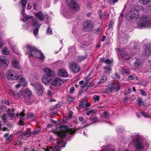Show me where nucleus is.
<instances>
[{
	"label": "nucleus",
	"instance_id": "obj_1",
	"mask_svg": "<svg viewBox=\"0 0 151 151\" xmlns=\"http://www.w3.org/2000/svg\"><path fill=\"white\" fill-rule=\"evenodd\" d=\"M27 51L26 53L33 56V57L39 58L40 59L43 60L45 57L40 51H38L35 47L31 45H27L26 46Z\"/></svg>",
	"mask_w": 151,
	"mask_h": 151
},
{
	"label": "nucleus",
	"instance_id": "obj_2",
	"mask_svg": "<svg viewBox=\"0 0 151 151\" xmlns=\"http://www.w3.org/2000/svg\"><path fill=\"white\" fill-rule=\"evenodd\" d=\"M136 22L140 27H151V19L149 17H138L137 19Z\"/></svg>",
	"mask_w": 151,
	"mask_h": 151
},
{
	"label": "nucleus",
	"instance_id": "obj_3",
	"mask_svg": "<svg viewBox=\"0 0 151 151\" xmlns=\"http://www.w3.org/2000/svg\"><path fill=\"white\" fill-rule=\"evenodd\" d=\"M60 131L56 132V134L62 138L64 137L67 134L72 135L76 132V130L73 129H67L66 127L64 126H61L60 127Z\"/></svg>",
	"mask_w": 151,
	"mask_h": 151
},
{
	"label": "nucleus",
	"instance_id": "obj_4",
	"mask_svg": "<svg viewBox=\"0 0 151 151\" xmlns=\"http://www.w3.org/2000/svg\"><path fill=\"white\" fill-rule=\"evenodd\" d=\"M32 20V25L35 27L36 28L34 31V34L35 37L37 36L38 31V28L40 27L41 24H40L38 20L33 19V17L31 16H26L23 19L24 22H26L29 19Z\"/></svg>",
	"mask_w": 151,
	"mask_h": 151
},
{
	"label": "nucleus",
	"instance_id": "obj_5",
	"mask_svg": "<svg viewBox=\"0 0 151 151\" xmlns=\"http://www.w3.org/2000/svg\"><path fill=\"white\" fill-rule=\"evenodd\" d=\"M132 142L136 149L138 150H141L143 149L144 143L140 136H138L132 140Z\"/></svg>",
	"mask_w": 151,
	"mask_h": 151
},
{
	"label": "nucleus",
	"instance_id": "obj_6",
	"mask_svg": "<svg viewBox=\"0 0 151 151\" xmlns=\"http://www.w3.org/2000/svg\"><path fill=\"white\" fill-rule=\"evenodd\" d=\"M6 76L8 79L10 81L17 80L21 77V75H17L16 73L11 70L7 71Z\"/></svg>",
	"mask_w": 151,
	"mask_h": 151
},
{
	"label": "nucleus",
	"instance_id": "obj_7",
	"mask_svg": "<svg viewBox=\"0 0 151 151\" xmlns=\"http://www.w3.org/2000/svg\"><path fill=\"white\" fill-rule=\"evenodd\" d=\"M67 4L71 10L77 11L79 7L76 3V0H66Z\"/></svg>",
	"mask_w": 151,
	"mask_h": 151
},
{
	"label": "nucleus",
	"instance_id": "obj_8",
	"mask_svg": "<svg viewBox=\"0 0 151 151\" xmlns=\"http://www.w3.org/2000/svg\"><path fill=\"white\" fill-rule=\"evenodd\" d=\"M69 68L70 71L73 73H77L80 70V67L79 65L74 63H71L69 64Z\"/></svg>",
	"mask_w": 151,
	"mask_h": 151
},
{
	"label": "nucleus",
	"instance_id": "obj_9",
	"mask_svg": "<svg viewBox=\"0 0 151 151\" xmlns=\"http://www.w3.org/2000/svg\"><path fill=\"white\" fill-rule=\"evenodd\" d=\"M63 141L61 140L58 142H56V143L57 144L58 146H56L53 148H52V147H50L48 148H47L46 150L43 149V151H60V149L58 148V147L61 148L64 147H65V144H63V146L62 147L61 145L60 144L62 143Z\"/></svg>",
	"mask_w": 151,
	"mask_h": 151
},
{
	"label": "nucleus",
	"instance_id": "obj_10",
	"mask_svg": "<svg viewBox=\"0 0 151 151\" xmlns=\"http://www.w3.org/2000/svg\"><path fill=\"white\" fill-rule=\"evenodd\" d=\"M151 52V44H147L144 46L142 55L145 56H149Z\"/></svg>",
	"mask_w": 151,
	"mask_h": 151
},
{
	"label": "nucleus",
	"instance_id": "obj_11",
	"mask_svg": "<svg viewBox=\"0 0 151 151\" xmlns=\"http://www.w3.org/2000/svg\"><path fill=\"white\" fill-rule=\"evenodd\" d=\"M94 26V24L93 22L90 20L86 21L83 25L84 28L88 31L92 29Z\"/></svg>",
	"mask_w": 151,
	"mask_h": 151
},
{
	"label": "nucleus",
	"instance_id": "obj_12",
	"mask_svg": "<svg viewBox=\"0 0 151 151\" xmlns=\"http://www.w3.org/2000/svg\"><path fill=\"white\" fill-rule=\"evenodd\" d=\"M42 81L43 83L46 85L51 84L52 82V78L48 76V75H44L42 77Z\"/></svg>",
	"mask_w": 151,
	"mask_h": 151
},
{
	"label": "nucleus",
	"instance_id": "obj_13",
	"mask_svg": "<svg viewBox=\"0 0 151 151\" xmlns=\"http://www.w3.org/2000/svg\"><path fill=\"white\" fill-rule=\"evenodd\" d=\"M109 88L110 91H117L120 89V86L119 85L114 82L109 85Z\"/></svg>",
	"mask_w": 151,
	"mask_h": 151
},
{
	"label": "nucleus",
	"instance_id": "obj_14",
	"mask_svg": "<svg viewBox=\"0 0 151 151\" xmlns=\"http://www.w3.org/2000/svg\"><path fill=\"white\" fill-rule=\"evenodd\" d=\"M119 52L121 56L123 59L128 60L131 57L132 55L127 54V52L123 49H121Z\"/></svg>",
	"mask_w": 151,
	"mask_h": 151
},
{
	"label": "nucleus",
	"instance_id": "obj_15",
	"mask_svg": "<svg viewBox=\"0 0 151 151\" xmlns=\"http://www.w3.org/2000/svg\"><path fill=\"white\" fill-rule=\"evenodd\" d=\"M34 86L38 94H41L42 93L44 88L41 83H37L35 84Z\"/></svg>",
	"mask_w": 151,
	"mask_h": 151
},
{
	"label": "nucleus",
	"instance_id": "obj_16",
	"mask_svg": "<svg viewBox=\"0 0 151 151\" xmlns=\"http://www.w3.org/2000/svg\"><path fill=\"white\" fill-rule=\"evenodd\" d=\"M24 110H23L22 112L20 114H17L16 116H19V122L18 124L20 125H23L24 123L23 122V120L24 119Z\"/></svg>",
	"mask_w": 151,
	"mask_h": 151
},
{
	"label": "nucleus",
	"instance_id": "obj_17",
	"mask_svg": "<svg viewBox=\"0 0 151 151\" xmlns=\"http://www.w3.org/2000/svg\"><path fill=\"white\" fill-rule=\"evenodd\" d=\"M44 72L46 73L45 75H48L49 76H51L54 77L55 76V72L52 70L48 68H45L44 69Z\"/></svg>",
	"mask_w": 151,
	"mask_h": 151
},
{
	"label": "nucleus",
	"instance_id": "obj_18",
	"mask_svg": "<svg viewBox=\"0 0 151 151\" xmlns=\"http://www.w3.org/2000/svg\"><path fill=\"white\" fill-rule=\"evenodd\" d=\"M63 83V80L60 78H55L52 81V85L55 86H59Z\"/></svg>",
	"mask_w": 151,
	"mask_h": 151
},
{
	"label": "nucleus",
	"instance_id": "obj_19",
	"mask_svg": "<svg viewBox=\"0 0 151 151\" xmlns=\"http://www.w3.org/2000/svg\"><path fill=\"white\" fill-rule=\"evenodd\" d=\"M19 93H21L20 96L22 95L24 97L27 98H29L32 94L31 92L28 89H26L22 92H19Z\"/></svg>",
	"mask_w": 151,
	"mask_h": 151
},
{
	"label": "nucleus",
	"instance_id": "obj_20",
	"mask_svg": "<svg viewBox=\"0 0 151 151\" xmlns=\"http://www.w3.org/2000/svg\"><path fill=\"white\" fill-rule=\"evenodd\" d=\"M7 114L9 119L12 120L14 119V113L13 110H12L11 109H9Z\"/></svg>",
	"mask_w": 151,
	"mask_h": 151
},
{
	"label": "nucleus",
	"instance_id": "obj_21",
	"mask_svg": "<svg viewBox=\"0 0 151 151\" xmlns=\"http://www.w3.org/2000/svg\"><path fill=\"white\" fill-rule=\"evenodd\" d=\"M100 61L101 62H104L106 63L109 66H111L112 65L113 62V60L112 59H109V58L106 59L104 57L101 58L100 59Z\"/></svg>",
	"mask_w": 151,
	"mask_h": 151
},
{
	"label": "nucleus",
	"instance_id": "obj_22",
	"mask_svg": "<svg viewBox=\"0 0 151 151\" xmlns=\"http://www.w3.org/2000/svg\"><path fill=\"white\" fill-rule=\"evenodd\" d=\"M35 15L40 21H43L45 19V15L41 11L35 13Z\"/></svg>",
	"mask_w": 151,
	"mask_h": 151
},
{
	"label": "nucleus",
	"instance_id": "obj_23",
	"mask_svg": "<svg viewBox=\"0 0 151 151\" xmlns=\"http://www.w3.org/2000/svg\"><path fill=\"white\" fill-rule=\"evenodd\" d=\"M58 75L60 76L65 77L68 76L67 71L64 69H60L58 71Z\"/></svg>",
	"mask_w": 151,
	"mask_h": 151
},
{
	"label": "nucleus",
	"instance_id": "obj_24",
	"mask_svg": "<svg viewBox=\"0 0 151 151\" xmlns=\"http://www.w3.org/2000/svg\"><path fill=\"white\" fill-rule=\"evenodd\" d=\"M12 65L17 70H19L20 68L19 65V62L17 60L14 59L12 60Z\"/></svg>",
	"mask_w": 151,
	"mask_h": 151
},
{
	"label": "nucleus",
	"instance_id": "obj_25",
	"mask_svg": "<svg viewBox=\"0 0 151 151\" xmlns=\"http://www.w3.org/2000/svg\"><path fill=\"white\" fill-rule=\"evenodd\" d=\"M142 63L140 59L137 60L135 62H134V65L135 68H139L142 66Z\"/></svg>",
	"mask_w": 151,
	"mask_h": 151
},
{
	"label": "nucleus",
	"instance_id": "obj_26",
	"mask_svg": "<svg viewBox=\"0 0 151 151\" xmlns=\"http://www.w3.org/2000/svg\"><path fill=\"white\" fill-rule=\"evenodd\" d=\"M9 60H7L4 56L0 57V63L2 65H7L9 64Z\"/></svg>",
	"mask_w": 151,
	"mask_h": 151
},
{
	"label": "nucleus",
	"instance_id": "obj_27",
	"mask_svg": "<svg viewBox=\"0 0 151 151\" xmlns=\"http://www.w3.org/2000/svg\"><path fill=\"white\" fill-rule=\"evenodd\" d=\"M91 78H88L87 80L84 84V85H86L85 86H87L91 87L94 85V83L91 81Z\"/></svg>",
	"mask_w": 151,
	"mask_h": 151
},
{
	"label": "nucleus",
	"instance_id": "obj_28",
	"mask_svg": "<svg viewBox=\"0 0 151 151\" xmlns=\"http://www.w3.org/2000/svg\"><path fill=\"white\" fill-rule=\"evenodd\" d=\"M27 2V0H22L20 4L22 5V10L21 12V13L23 15H24L25 13L24 12L25 8Z\"/></svg>",
	"mask_w": 151,
	"mask_h": 151
},
{
	"label": "nucleus",
	"instance_id": "obj_29",
	"mask_svg": "<svg viewBox=\"0 0 151 151\" xmlns=\"http://www.w3.org/2000/svg\"><path fill=\"white\" fill-rule=\"evenodd\" d=\"M8 93L9 95H13L17 97L20 96V93L19 92L17 93V92H14V91L12 89H10L8 91Z\"/></svg>",
	"mask_w": 151,
	"mask_h": 151
},
{
	"label": "nucleus",
	"instance_id": "obj_30",
	"mask_svg": "<svg viewBox=\"0 0 151 151\" xmlns=\"http://www.w3.org/2000/svg\"><path fill=\"white\" fill-rule=\"evenodd\" d=\"M137 100L138 101V103L139 104V105L142 107H144L145 105L146 104L144 101H143L142 100V99L140 98H138L137 99Z\"/></svg>",
	"mask_w": 151,
	"mask_h": 151
},
{
	"label": "nucleus",
	"instance_id": "obj_31",
	"mask_svg": "<svg viewBox=\"0 0 151 151\" xmlns=\"http://www.w3.org/2000/svg\"><path fill=\"white\" fill-rule=\"evenodd\" d=\"M138 1L141 4L146 5L151 2V0H138Z\"/></svg>",
	"mask_w": 151,
	"mask_h": 151
},
{
	"label": "nucleus",
	"instance_id": "obj_32",
	"mask_svg": "<svg viewBox=\"0 0 151 151\" xmlns=\"http://www.w3.org/2000/svg\"><path fill=\"white\" fill-rule=\"evenodd\" d=\"M32 132H31L30 129H27L25 132H23L22 133V135L24 136L28 137L31 134H32Z\"/></svg>",
	"mask_w": 151,
	"mask_h": 151
},
{
	"label": "nucleus",
	"instance_id": "obj_33",
	"mask_svg": "<svg viewBox=\"0 0 151 151\" xmlns=\"http://www.w3.org/2000/svg\"><path fill=\"white\" fill-rule=\"evenodd\" d=\"M1 119L3 122H7L8 120H9L7 114V113L4 114L2 116Z\"/></svg>",
	"mask_w": 151,
	"mask_h": 151
},
{
	"label": "nucleus",
	"instance_id": "obj_34",
	"mask_svg": "<svg viewBox=\"0 0 151 151\" xmlns=\"http://www.w3.org/2000/svg\"><path fill=\"white\" fill-rule=\"evenodd\" d=\"M104 70L105 73L109 74L111 72V68L107 66H105L104 68Z\"/></svg>",
	"mask_w": 151,
	"mask_h": 151
},
{
	"label": "nucleus",
	"instance_id": "obj_35",
	"mask_svg": "<svg viewBox=\"0 0 151 151\" xmlns=\"http://www.w3.org/2000/svg\"><path fill=\"white\" fill-rule=\"evenodd\" d=\"M18 79H19V82L22 84V86H25L27 84V82L25 81V79L22 77L21 76V77H19Z\"/></svg>",
	"mask_w": 151,
	"mask_h": 151
},
{
	"label": "nucleus",
	"instance_id": "obj_36",
	"mask_svg": "<svg viewBox=\"0 0 151 151\" xmlns=\"http://www.w3.org/2000/svg\"><path fill=\"white\" fill-rule=\"evenodd\" d=\"M18 79H19V82L22 84V86H25L27 84V82L25 81V79L22 77L21 76V77H19Z\"/></svg>",
	"mask_w": 151,
	"mask_h": 151
},
{
	"label": "nucleus",
	"instance_id": "obj_37",
	"mask_svg": "<svg viewBox=\"0 0 151 151\" xmlns=\"http://www.w3.org/2000/svg\"><path fill=\"white\" fill-rule=\"evenodd\" d=\"M4 137L5 138H6V140L7 141H9L12 139L13 135L12 134H10L9 137V134L6 133L4 135Z\"/></svg>",
	"mask_w": 151,
	"mask_h": 151
},
{
	"label": "nucleus",
	"instance_id": "obj_38",
	"mask_svg": "<svg viewBox=\"0 0 151 151\" xmlns=\"http://www.w3.org/2000/svg\"><path fill=\"white\" fill-rule=\"evenodd\" d=\"M86 58V56L81 55L78 57L77 60L78 61L80 62L84 60Z\"/></svg>",
	"mask_w": 151,
	"mask_h": 151
},
{
	"label": "nucleus",
	"instance_id": "obj_39",
	"mask_svg": "<svg viewBox=\"0 0 151 151\" xmlns=\"http://www.w3.org/2000/svg\"><path fill=\"white\" fill-rule=\"evenodd\" d=\"M2 53L5 55H9V52L6 47H4L2 50Z\"/></svg>",
	"mask_w": 151,
	"mask_h": 151
},
{
	"label": "nucleus",
	"instance_id": "obj_40",
	"mask_svg": "<svg viewBox=\"0 0 151 151\" xmlns=\"http://www.w3.org/2000/svg\"><path fill=\"white\" fill-rule=\"evenodd\" d=\"M107 79V77L106 76H103L101 77V80L98 82L99 83H102L105 82Z\"/></svg>",
	"mask_w": 151,
	"mask_h": 151
},
{
	"label": "nucleus",
	"instance_id": "obj_41",
	"mask_svg": "<svg viewBox=\"0 0 151 151\" xmlns=\"http://www.w3.org/2000/svg\"><path fill=\"white\" fill-rule=\"evenodd\" d=\"M27 118L28 119H31L32 120H33L34 119V116L33 113H30L28 114Z\"/></svg>",
	"mask_w": 151,
	"mask_h": 151
},
{
	"label": "nucleus",
	"instance_id": "obj_42",
	"mask_svg": "<svg viewBox=\"0 0 151 151\" xmlns=\"http://www.w3.org/2000/svg\"><path fill=\"white\" fill-rule=\"evenodd\" d=\"M112 77L114 79H118L120 78V76L118 73H116L112 75Z\"/></svg>",
	"mask_w": 151,
	"mask_h": 151
},
{
	"label": "nucleus",
	"instance_id": "obj_43",
	"mask_svg": "<svg viewBox=\"0 0 151 151\" xmlns=\"http://www.w3.org/2000/svg\"><path fill=\"white\" fill-rule=\"evenodd\" d=\"M85 104V101H84L83 100L81 102H80L78 106V109H81L83 108Z\"/></svg>",
	"mask_w": 151,
	"mask_h": 151
},
{
	"label": "nucleus",
	"instance_id": "obj_44",
	"mask_svg": "<svg viewBox=\"0 0 151 151\" xmlns=\"http://www.w3.org/2000/svg\"><path fill=\"white\" fill-rule=\"evenodd\" d=\"M41 130V128L40 127H38L36 130L32 132V133L33 134H37Z\"/></svg>",
	"mask_w": 151,
	"mask_h": 151
},
{
	"label": "nucleus",
	"instance_id": "obj_45",
	"mask_svg": "<svg viewBox=\"0 0 151 151\" xmlns=\"http://www.w3.org/2000/svg\"><path fill=\"white\" fill-rule=\"evenodd\" d=\"M139 50L138 47H135L132 49V52L134 53H137L139 52Z\"/></svg>",
	"mask_w": 151,
	"mask_h": 151
},
{
	"label": "nucleus",
	"instance_id": "obj_46",
	"mask_svg": "<svg viewBox=\"0 0 151 151\" xmlns=\"http://www.w3.org/2000/svg\"><path fill=\"white\" fill-rule=\"evenodd\" d=\"M141 114L145 117H150V116H149V114L147 113L142 111L141 112Z\"/></svg>",
	"mask_w": 151,
	"mask_h": 151
},
{
	"label": "nucleus",
	"instance_id": "obj_47",
	"mask_svg": "<svg viewBox=\"0 0 151 151\" xmlns=\"http://www.w3.org/2000/svg\"><path fill=\"white\" fill-rule=\"evenodd\" d=\"M67 100L69 102H70L73 101L74 100V99L71 96H68L67 98Z\"/></svg>",
	"mask_w": 151,
	"mask_h": 151
},
{
	"label": "nucleus",
	"instance_id": "obj_48",
	"mask_svg": "<svg viewBox=\"0 0 151 151\" xmlns=\"http://www.w3.org/2000/svg\"><path fill=\"white\" fill-rule=\"evenodd\" d=\"M47 33L48 34L50 35L52 34V31L50 27H48L47 29Z\"/></svg>",
	"mask_w": 151,
	"mask_h": 151
},
{
	"label": "nucleus",
	"instance_id": "obj_49",
	"mask_svg": "<svg viewBox=\"0 0 151 151\" xmlns=\"http://www.w3.org/2000/svg\"><path fill=\"white\" fill-rule=\"evenodd\" d=\"M93 99L95 101H98L100 99V97L99 96L95 95L93 97Z\"/></svg>",
	"mask_w": 151,
	"mask_h": 151
},
{
	"label": "nucleus",
	"instance_id": "obj_50",
	"mask_svg": "<svg viewBox=\"0 0 151 151\" xmlns=\"http://www.w3.org/2000/svg\"><path fill=\"white\" fill-rule=\"evenodd\" d=\"M135 78V76L134 75H130L128 77V78L129 80H132Z\"/></svg>",
	"mask_w": 151,
	"mask_h": 151
},
{
	"label": "nucleus",
	"instance_id": "obj_51",
	"mask_svg": "<svg viewBox=\"0 0 151 151\" xmlns=\"http://www.w3.org/2000/svg\"><path fill=\"white\" fill-rule=\"evenodd\" d=\"M90 119L91 121L96 122L98 118L96 117H94L93 118L91 117Z\"/></svg>",
	"mask_w": 151,
	"mask_h": 151
},
{
	"label": "nucleus",
	"instance_id": "obj_52",
	"mask_svg": "<svg viewBox=\"0 0 151 151\" xmlns=\"http://www.w3.org/2000/svg\"><path fill=\"white\" fill-rule=\"evenodd\" d=\"M140 91L142 95L145 96L146 95V92L143 89H141Z\"/></svg>",
	"mask_w": 151,
	"mask_h": 151
},
{
	"label": "nucleus",
	"instance_id": "obj_53",
	"mask_svg": "<svg viewBox=\"0 0 151 151\" xmlns=\"http://www.w3.org/2000/svg\"><path fill=\"white\" fill-rule=\"evenodd\" d=\"M118 0H109L108 1L109 3H112L113 4H114L115 3L118 2Z\"/></svg>",
	"mask_w": 151,
	"mask_h": 151
},
{
	"label": "nucleus",
	"instance_id": "obj_54",
	"mask_svg": "<svg viewBox=\"0 0 151 151\" xmlns=\"http://www.w3.org/2000/svg\"><path fill=\"white\" fill-rule=\"evenodd\" d=\"M133 12H131L129 14H128V15H131V18H133L134 17H136L135 15H134V14H133ZM128 15V14H127V16Z\"/></svg>",
	"mask_w": 151,
	"mask_h": 151
},
{
	"label": "nucleus",
	"instance_id": "obj_55",
	"mask_svg": "<svg viewBox=\"0 0 151 151\" xmlns=\"http://www.w3.org/2000/svg\"><path fill=\"white\" fill-rule=\"evenodd\" d=\"M21 86H22V84L19 82V83L16 85L15 88H19Z\"/></svg>",
	"mask_w": 151,
	"mask_h": 151
},
{
	"label": "nucleus",
	"instance_id": "obj_56",
	"mask_svg": "<svg viewBox=\"0 0 151 151\" xmlns=\"http://www.w3.org/2000/svg\"><path fill=\"white\" fill-rule=\"evenodd\" d=\"M103 116L104 117L107 118L108 117V114L106 112H104L103 113Z\"/></svg>",
	"mask_w": 151,
	"mask_h": 151
},
{
	"label": "nucleus",
	"instance_id": "obj_57",
	"mask_svg": "<svg viewBox=\"0 0 151 151\" xmlns=\"http://www.w3.org/2000/svg\"><path fill=\"white\" fill-rule=\"evenodd\" d=\"M123 72L125 74H127L129 73V70L127 69H124L123 70Z\"/></svg>",
	"mask_w": 151,
	"mask_h": 151
},
{
	"label": "nucleus",
	"instance_id": "obj_58",
	"mask_svg": "<svg viewBox=\"0 0 151 151\" xmlns=\"http://www.w3.org/2000/svg\"><path fill=\"white\" fill-rule=\"evenodd\" d=\"M4 45V43L2 41V40L0 38V48Z\"/></svg>",
	"mask_w": 151,
	"mask_h": 151
},
{
	"label": "nucleus",
	"instance_id": "obj_59",
	"mask_svg": "<svg viewBox=\"0 0 151 151\" xmlns=\"http://www.w3.org/2000/svg\"><path fill=\"white\" fill-rule=\"evenodd\" d=\"M68 116L70 118H71L73 116V112L72 111H70L68 113Z\"/></svg>",
	"mask_w": 151,
	"mask_h": 151
},
{
	"label": "nucleus",
	"instance_id": "obj_60",
	"mask_svg": "<svg viewBox=\"0 0 151 151\" xmlns=\"http://www.w3.org/2000/svg\"><path fill=\"white\" fill-rule=\"evenodd\" d=\"M48 95L49 96H52V93H51V91L50 90H49L47 91V92Z\"/></svg>",
	"mask_w": 151,
	"mask_h": 151
},
{
	"label": "nucleus",
	"instance_id": "obj_61",
	"mask_svg": "<svg viewBox=\"0 0 151 151\" xmlns=\"http://www.w3.org/2000/svg\"><path fill=\"white\" fill-rule=\"evenodd\" d=\"M74 90V88L72 87L70 89V93H72Z\"/></svg>",
	"mask_w": 151,
	"mask_h": 151
},
{
	"label": "nucleus",
	"instance_id": "obj_62",
	"mask_svg": "<svg viewBox=\"0 0 151 151\" xmlns=\"http://www.w3.org/2000/svg\"><path fill=\"white\" fill-rule=\"evenodd\" d=\"M57 114V112L55 111H52L50 112V114L51 115H53L54 114Z\"/></svg>",
	"mask_w": 151,
	"mask_h": 151
},
{
	"label": "nucleus",
	"instance_id": "obj_63",
	"mask_svg": "<svg viewBox=\"0 0 151 151\" xmlns=\"http://www.w3.org/2000/svg\"><path fill=\"white\" fill-rule=\"evenodd\" d=\"M32 6L30 5L29 4H28L27 5V9H31L32 8Z\"/></svg>",
	"mask_w": 151,
	"mask_h": 151
},
{
	"label": "nucleus",
	"instance_id": "obj_64",
	"mask_svg": "<svg viewBox=\"0 0 151 151\" xmlns=\"http://www.w3.org/2000/svg\"><path fill=\"white\" fill-rule=\"evenodd\" d=\"M104 151H115L114 149H106Z\"/></svg>",
	"mask_w": 151,
	"mask_h": 151
}]
</instances>
